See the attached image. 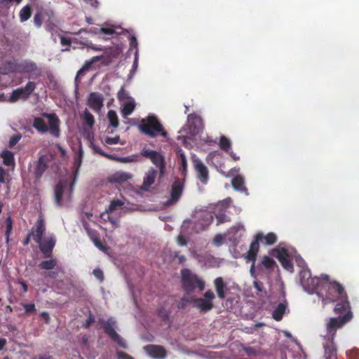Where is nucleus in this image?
<instances>
[{
  "label": "nucleus",
  "mask_w": 359,
  "mask_h": 359,
  "mask_svg": "<svg viewBox=\"0 0 359 359\" xmlns=\"http://www.w3.org/2000/svg\"><path fill=\"white\" fill-rule=\"evenodd\" d=\"M324 283L323 289L325 290V294H323V301L326 303L337 302L334 311L336 314H342L346 310L350 309V303L348 300V295L344 290V287L337 281L330 280L327 275L323 276Z\"/></svg>",
  "instance_id": "1"
},
{
  "label": "nucleus",
  "mask_w": 359,
  "mask_h": 359,
  "mask_svg": "<svg viewBox=\"0 0 359 359\" xmlns=\"http://www.w3.org/2000/svg\"><path fill=\"white\" fill-rule=\"evenodd\" d=\"M33 127L41 133L50 132L55 137L60 135L59 120L53 114H42L34 119Z\"/></svg>",
  "instance_id": "2"
},
{
  "label": "nucleus",
  "mask_w": 359,
  "mask_h": 359,
  "mask_svg": "<svg viewBox=\"0 0 359 359\" xmlns=\"http://www.w3.org/2000/svg\"><path fill=\"white\" fill-rule=\"evenodd\" d=\"M181 283L183 290L187 294L193 293L196 289L201 292L205 287V281L189 269L181 270Z\"/></svg>",
  "instance_id": "3"
},
{
  "label": "nucleus",
  "mask_w": 359,
  "mask_h": 359,
  "mask_svg": "<svg viewBox=\"0 0 359 359\" xmlns=\"http://www.w3.org/2000/svg\"><path fill=\"white\" fill-rule=\"evenodd\" d=\"M139 129L142 133L151 137H156L158 135L163 137L167 135L163 125L155 116H149L146 118L142 119Z\"/></svg>",
  "instance_id": "4"
},
{
  "label": "nucleus",
  "mask_w": 359,
  "mask_h": 359,
  "mask_svg": "<svg viewBox=\"0 0 359 359\" xmlns=\"http://www.w3.org/2000/svg\"><path fill=\"white\" fill-rule=\"evenodd\" d=\"M73 183L71 177L61 180L55 188V199L59 205H63L67 203L72 196Z\"/></svg>",
  "instance_id": "5"
},
{
  "label": "nucleus",
  "mask_w": 359,
  "mask_h": 359,
  "mask_svg": "<svg viewBox=\"0 0 359 359\" xmlns=\"http://www.w3.org/2000/svg\"><path fill=\"white\" fill-rule=\"evenodd\" d=\"M98 323L103 329L104 332L120 347L123 348H127V343L125 339L121 337L116 331V322L113 318H109L107 320L99 319Z\"/></svg>",
  "instance_id": "6"
},
{
  "label": "nucleus",
  "mask_w": 359,
  "mask_h": 359,
  "mask_svg": "<svg viewBox=\"0 0 359 359\" xmlns=\"http://www.w3.org/2000/svg\"><path fill=\"white\" fill-rule=\"evenodd\" d=\"M343 316L331 318L327 324V332L329 334L328 338L333 341L337 329L341 328L345 323L352 318V313L350 309L344 311Z\"/></svg>",
  "instance_id": "7"
},
{
  "label": "nucleus",
  "mask_w": 359,
  "mask_h": 359,
  "mask_svg": "<svg viewBox=\"0 0 359 359\" xmlns=\"http://www.w3.org/2000/svg\"><path fill=\"white\" fill-rule=\"evenodd\" d=\"M141 154L151 160V163L158 168L159 177H163L165 173V156L158 151L146 149L142 150Z\"/></svg>",
  "instance_id": "8"
},
{
  "label": "nucleus",
  "mask_w": 359,
  "mask_h": 359,
  "mask_svg": "<svg viewBox=\"0 0 359 359\" xmlns=\"http://www.w3.org/2000/svg\"><path fill=\"white\" fill-rule=\"evenodd\" d=\"M215 299L214 292L208 290L203 294V297L193 299L194 306L201 313H207L214 308L213 300Z\"/></svg>",
  "instance_id": "9"
},
{
  "label": "nucleus",
  "mask_w": 359,
  "mask_h": 359,
  "mask_svg": "<svg viewBox=\"0 0 359 359\" xmlns=\"http://www.w3.org/2000/svg\"><path fill=\"white\" fill-rule=\"evenodd\" d=\"M36 88L35 83L28 82L25 87L18 88L11 93L9 97V102L14 103L20 100H26Z\"/></svg>",
  "instance_id": "10"
},
{
  "label": "nucleus",
  "mask_w": 359,
  "mask_h": 359,
  "mask_svg": "<svg viewBox=\"0 0 359 359\" xmlns=\"http://www.w3.org/2000/svg\"><path fill=\"white\" fill-rule=\"evenodd\" d=\"M121 53V50L117 47L107 48L104 53L100 56H94L91 57V65L98 61H101V64L104 66L109 65L114 59L117 58Z\"/></svg>",
  "instance_id": "11"
},
{
  "label": "nucleus",
  "mask_w": 359,
  "mask_h": 359,
  "mask_svg": "<svg viewBox=\"0 0 359 359\" xmlns=\"http://www.w3.org/2000/svg\"><path fill=\"white\" fill-rule=\"evenodd\" d=\"M124 203L119 199L111 201L108 209L101 214V218L105 222H110L114 228H117L119 226L118 220L111 216V214L113 212L121 209Z\"/></svg>",
  "instance_id": "12"
},
{
  "label": "nucleus",
  "mask_w": 359,
  "mask_h": 359,
  "mask_svg": "<svg viewBox=\"0 0 359 359\" xmlns=\"http://www.w3.org/2000/svg\"><path fill=\"white\" fill-rule=\"evenodd\" d=\"M184 188V182L180 178H176L171 184L170 198L165 202V205H171L176 203L180 198Z\"/></svg>",
  "instance_id": "13"
},
{
  "label": "nucleus",
  "mask_w": 359,
  "mask_h": 359,
  "mask_svg": "<svg viewBox=\"0 0 359 359\" xmlns=\"http://www.w3.org/2000/svg\"><path fill=\"white\" fill-rule=\"evenodd\" d=\"M323 276L324 275H322L320 278L311 276L309 280H306V282L302 285L304 290L309 293L316 292L318 296H323L322 291L323 283H324Z\"/></svg>",
  "instance_id": "14"
},
{
  "label": "nucleus",
  "mask_w": 359,
  "mask_h": 359,
  "mask_svg": "<svg viewBox=\"0 0 359 359\" xmlns=\"http://www.w3.org/2000/svg\"><path fill=\"white\" fill-rule=\"evenodd\" d=\"M62 45H70L74 48H77V44L88 45V33L86 31L80 32L79 34L73 37L61 36Z\"/></svg>",
  "instance_id": "15"
},
{
  "label": "nucleus",
  "mask_w": 359,
  "mask_h": 359,
  "mask_svg": "<svg viewBox=\"0 0 359 359\" xmlns=\"http://www.w3.org/2000/svg\"><path fill=\"white\" fill-rule=\"evenodd\" d=\"M271 254L276 257L284 269L287 271H292L293 264L289 258V253L287 249L284 248H274L272 250Z\"/></svg>",
  "instance_id": "16"
},
{
  "label": "nucleus",
  "mask_w": 359,
  "mask_h": 359,
  "mask_svg": "<svg viewBox=\"0 0 359 359\" xmlns=\"http://www.w3.org/2000/svg\"><path fill=\"white\" fill-rule=\"evenodd\" d=\"M193 163L199 180L203 184L207 183L209 178L208 168L202 163L201 161L196 158L195 156L193 157Z\"/></svg>",
  "instance_id": "17"
},
{
  "label": "nucleus",
  "mask_w": 359,
  "mask_h": 359,
  "mask_svg": "<svg viewBox=\"0 0 359 359\" xmlns=\"http://www.w3.org/2000/svg\"><path fill=\"white\" fill-rule=\"evenodd\" d=\"M189 130L194 134L199 133L203 129V121L201 117L195 114H191L187 117Z\"/></svg>",
  "instance_id": "18"
},
{
  "label": "nucleus",
  "mask_w": 359,
  "mask_h": 359,
  "mask_svg": "<svg viewBox=\"0 0 359 359\" xmlns=\"http://www.w3.org/2000/svg\"><path fill=\"white\" fill-rule=\"evenodd\" d=\"M262 236L260 234H256L254 241L250 245L249 250L248 251L245 258L247 261L255 262L257 256V253L259 250V242L261 241Z\"/></svg>",
  "instance_id": "19"
},
{
  "label": "nucleus",
  "mask_w": 359,
  "mask_h": 359,
  "mask_svg": "<svg viewBox=\"0 0 359 359\" xmlns=\"http://www.w3.org/2000/svg\"><path fill=\"white\" fill-rule=\"evenodd\" d=\"M144 350L150 356L155 358L162 359L166 355V351L161 346L147 345L144 346Z\"/></svg>",
  "instance_id": "20"
},
{
  "label": "nucleus",
  "mask_w": 359,
  "mask_h": 359,
  "mask_svg": "<svg viewBox=\"0 0 359 359\" xmlns=\"http://www.w3.org/2000/svg\"><path fill=\"white\" fill-rule=\"evenodd\" d=\"M158 172L153 168L149 169L144 177L143 183L141 189L144 191H148L149 188L154 183Z\"/></svg>",
  "instance_id": "21"
},
{
  "label": "nucleus",
  "mask_w": 359,
  "mask_h": 359,
  "mask_svg": "<svg viewBox=\"0 0 359 359\" xmlns=\"http://www.w3.org/2000/svg\"><path fill=\"white\" fill-rule=\"evenodd\" d=\"M39 247L41 250L46 255H48L55 244V239L53 236H48L44 238V240L40 241Z\"/></svg>",
  "instance_id": "22"
},
{
  "label": "nucleus",
  "mask_w": 359,
  "mask_h": 359,
  "mask_svg": "<svg viewBox=\"0 0 359 359\" xmlns=\"http://www.w3.org/2000/svg\"><path fill=\"white\" fill-rule=\"evenodd\" d=\"M45 231V225L42 219H39L32 229V236L37 243H40L41 236Z\"/></svg>",
  "instance_id": "23"
},
{
  "label": "nucleus",
  "mask_w": 359,
  "mask_h": 359,
  "mask_svg": "<svg viewBox=\"0 0 359 359\" xmlns=\"http://www.w3.org/2000/svg\"><path fill=\"white\" fill-rule=\"evenodd\" d=\"M214 285L217 297L221 299H224L226 297L225 290L226 286L223 278L222 277L215 278L214 280Z\"/></svg>",
  "instance_id": "24"
},
{
  "label": "nucleus",
  "mask_w": 359,
  "mask_h": 359,
  "mask_svg": "<svg viewBox=\"0 0 359 359\" xmlns=\"http://www.w3.org/2000/svg\"><path fill=\"white\" fill-rule=\"evenodd\" d=\"M132 177V175L128 172H116L112 175L111 181L117 184H122L128 180H130Z\"/></svg>",
  "instance_id": "25"
},
{
  "label": "nucleus",
  "mask_w": 359,
  "mask_h": 359,
  "mask_svg": "<svg viewBox=\"0 0 359 359\" xmlns=\"http://www.w3.org/2000/svg\"><path fill=\"white\" fill-rule=\"evenodd\" d=\"M0 156L3 159V163L6 166H12L13 168L15 165V160L13 154L8 150H4Z\"/></svg>",
  "instance_id": "26"
},
{
  "label": "nucleus",
  "mask_w": 359,
  "mask_h": 359,
  "mask_svg": "<svg viewBox=\"0 0 359 359\" xmlns=\"http://www.w3.org/2000/svg\"><path fill=\"white\" fill-rule=\"evenodd\" d=\"M103 107V97L102 95L91 93V109L99 111Z\"/></svg>",
  "instance_id": "27"
},
{
  "label": "nucleus",
  "mask_w": 359,
  "mask_h": 359,
  "mask_svg": "<svg viewBox=\"0 0 359 359\" xmlns=\"http://www.w3.org/2000/svg\"><path fill=\"white\" fill-rule=\"evenodd\" d=\"M244 178L241 175H236L231 181L233 189L240 191H247L248 189L244 186Z\"/></svg>",
  "instance_id": "28"
},
{
  "label": "nucleus",
  "mask_w": 359,
  "mask_h": 359,
  "mask_svg": "<svg viewBox=\"0 0 359 359\" xmlns=\"http://www.w3.org/2000/svg\"><path fill=\"white\" fill-rule=\"evenodd\" d=\"M91 147L93 149L95 152L100 154L102 156L108 158L109 159H116L118 161L121 162V163H127V162L131 161V160L130 159L129 157L116 158V156L114 155L105 154L104 151H102L101 149L93 146L92 143H91Z\"/></svg>",
  "instance_id": "29"
},
{
  "label": "nucleus",
  "mask_w": 359,
  "mask_h": 359,
  "mask_svg": "<svg viewBox=\"0 0 359 359\" xmlns=\"http://www.w3.org/2000/svg\"><path fill=\"white\" fill-rule=\"evenodd\" d=\"M286 310V304L280 303L272 313L273 318L276 321L282 320Z\"/></svg>",
  "instance_id": "30"
},
{
  "label": "nucleus",
  "mask_w": 359,
  "mask_h": 359,
  "mask_svg": "<svg viewBox=\"0 0 359 359\" xmlns=\"http://www.w3.org/2000/svg\"><path fill=\"white\" fill-rule=\"evenodd\" d=\"M324 349L326 359H337L336 350L332 342L324 345Z\"/></svg>",
  "instance_id": "31"
},
{
  "label": "nucleus",
  "mask_w": 359,
  "mask_h": 359,
  "mask_svg": "<svg viewBox=\"0 0 359 359\" xmlns=\"http://www.w3.org/2000/svg\"><path fill=\"white\" fill-rule=\"evenodd\" d=\"M115 33V29L113 26L110 27H91V34H107V35H112Z\"/></svg>",
  "instance_id": "32"
},
{
  "label": "nucleus",
  "mask_w": 359,
  "mask_h": 359,
  "mask_svg": "<svg viewBox=\"0 0 359 359\" xmlns=\"http://www.w3.org/2000/svg\"><path fill=\"white\" fill-rule=\"evenodd\" d=\"M262 236L260 242H264L267 245L274 244L277 241L276 235L273 233H269L264 236L262 233H257Z\"/></svg>",
  "instance_id": "33"
},
{
  "label": "nucleus",
  "mask_w": 359,
  "mask_h": 359,
  "mask_svg": "<svg viewBox=\"0 0 359 359\" xmlns=\"http://www.w3.org/2000/svg\"><path fill=\"white\" fill-rule=\"evenodd\" d=\"M135 108V103L134 100L129 101L123 104L121 113L123 116L126 118L130 115Z\"/></svg>",
  "instance_id": "34"
},
{
  "label": "nucleus",
  "mask_w": 359,
  "mask_h": 359,
  "mask_svg": "<svg viewBox=\"0 0 359 359\" xmlns=\"http://www.w3.org/2000/svg\"><path fill=\"white\" fill-rule=\"evenodd\" d=\"M219 147L222 150L226 153H229L231 148V142L226 137L222 135L219 138Z\"/></svg>",
  "instance_id": "35"
},
{
  "label": "nucleus",
  "mask_w": 359,
  "mask_h": 359,
  "mask_svg": "<svg viewBox=\"0 0 359 359\" xmlns=\"http://www.w3.org/2000/svg\"><path fill=\"white\" fill-rule=\"evenodd\" d=\"M200 217L203 219V222L201 223L202 230L207 228L213 221V216L208 212H201Z\"/></svg>",
  "instance_id": "36"
},
{
  "label": "nucleus",
  "mask_w": 359,
  "mask_h": 359,
  "mask_svg": "<svg viewBox=\"0 0 359 359\" xmlns=\"http://www.w3.org/2000/svg\"><path fill=\"white\" fill-rule=\"evenodd\" d=\"M275 265L276 262L272 258L269 257L267 255H264L262 257L261 264L257 266V268H259L261 266H263L264 268L267 269H273Z\"/></svg>",
  "instance_id": "37"
},
{
  "label": "nucleus",
  "mask_w": 359,
  "mask_h": 359,
  "mask_svg": "<svg viewBox=\"0 0 359 359\" xmlns=\"http://www.w3.org/2000/svg\"><path fill=\"white\" fill-rule=\"evenodd\" d=\"M91 239L94 245L101 251L107 253L109 248L97 237H96L91 231Z\"/></svg>",
  "instance_id": "38"
},
{
  "label": "nucleus",
  "mask_w": 359,
  "mask_h": 359,
  "mask_svg": "<svg viewBox=\"0 0 359 359\" xmlns=\"http://www.w3.org/2000/svg\"><path fill=\"white\" fill-rule=\"evenodd\" d=\"M107 117L110 123V126L113 128H117L119 122L117 114L115 111L109 110L107 114Z\"/></svg>",
  "instance_id": "39"
},
{
  "label": "nucleus",
  "mask_w": 359,
  "mask_h": 359,
  "mask_svg": "<svg viewBox=\"0 0 359 359\" xmlns=\"http://www.w3.org/2000/svg\"><path fill=\"white\" fill-rule=\"evenodd\" d=\"M46 168V164L43 157L40 158L36 168L37 177H40Z\"/></svg>",
  "instance_id": "40"
},
{
  "label": "nucleus",
  "mask_w": 359,
  "mask_h": 359,
  "mask_svg": "<svg viewBox=\"0 0 359 359\" xmlns=\"http://www.w3.org/2000/svg\"><path fill=\"white\" fill-rule=\"evenodd\" d=\"M31 15V9L28 6L23 7L20 12V18L22 22L27 20Z\"/></svg>",
  "instance_id": "41"
},
{
  "label": "nucleus",
  "mask_w": 359,
  "mask_h": 359,
  "mask_svg": "<svg viewBox=\"0 0 359 359\" xmlns=\"http://www.w3.org/2000/svg\"><path fill=\"white\" fill-rule=\"evenodd\" d=\"M311 277V271L307 269H303L299 273L300 283L302 285L306 280H309Z\"/></svg>",
  "instance_id": "42"
},
{
  "label": "nucleus",
  "mask_w": 359,
  "mask_h": 359,
  "mask_svg": "<svg viewBox=\"0 0 359 359\" xmlns=\"http://www.w3.org/2000/svg\"><path fill=\"white\" fill-rule=\"evenodd\" d=\"M217 219V225H219L221 224L229 222L230 217L226 215L225 213H218L215 215Z\"/></svg>",
  "instance_id": "43"
},
{
  "label": "nucleus",
  "mask_w": 359,
  "mask_h": 359,
  "mask_svg": "<svg viewBox=\"0 0 359 359\" xmlns=\"http://www.w3.org/2000/svg\"><path fill=\"white\" fill-rule=\"evenodd\" d=\"M178 155L180 158V163L182 168L183 172H186L187 170V161L186 158V156L184 151L182 149L178 151Z\"/></svg>",
  "instance_id": "44"
},
{
  "label": "nucleus",
  "mask_w": 359,
  "mask_h": 359,
  "mask_svg": "<svg viewBox=\"0 0 359 359\" xmlns=\"http://www.w3.org/2000/svg\"><path fill=\"white\" fill-rule=\"evenodd\" d=\"M117 98L119 101H124L130 98L128 91L124 88L123 86H122L119 90L117 94Z\"/></svg>",
  "instance_id": "45"
},
{
  "label": "nucleus",
  "mask_w": 359,
  "mask_h": 359,
  "mask_svg": "<svg viewBox=\"0 0 359 359\" xmlns=\"http://www.w3.org/2000/svg\"><path fill=\"white\" fill-rule=\"evenodd\" d=\"M55 262L53 259L42 262L40 264V266L43 269H52L55 267Z\"/></svg>",
  "instance_id": "46"
},
{
  "label": "nucleus",
  "mask_w": 359,
  "mask_h": 359,
  "mask_svg": "<svg viewBox=\"0 0 359 359\" xmlns=\"http://www.w3.org/2000/svg\"><path fill=\"white\" fill-rule=\"evenodd\" d=\"M193 297H183L178 305L180 309H185L188 303H193Z\"/></svg>",
  "instance_id": "47"
},
{
  "label": "nucleus",
  "mask_w": 359,
  "mask_h": 359,
  "mask_svg": "<svg viewBox=\"0 0 359 359\" xmlns=\"http://www.w3.org/2000/svg\"><path fill=\"white\" fill-rule=\"evenodd\" d=\"M88 64L86 62L85 65L81 68L77 73L76 76L75 78L76 83H78L79 78L83 75L88 72Z\"/></svg>",
  "instance_id": "48"
},
{
  "label": "nucleus",
  "mask_w": 359,
  "mask_h": 359,
  "mask_svg": "<svg viewBox=\"0 0 359 359\" xmlns=\"http://www.w3.org/2000/svg\"><path fill=\"white\" fill-rule=\"evenodd\" d=\"M120 141V137L118 135L115 136L114 137H107L104 138V142L106 144H114L118 143Z\"/></svg>",
  "instance_id": "49"
},
{
  "label": "nucleus",
  "mask_w": 359,
  "mask_h": 359,
  "mask_svg": "<svg viewBox=\"0 0 359 359\" xmlns=\"http://www.w3.org/2000/svg\"><path fill=\"white\" fill-rule=\"evenodd\" d=\"M8 178V172L0 166V182L6 183Z\"/></svg>",
  "instance_id": "50"
},
{
  "label": "nucleus",
  "mask_w": 359,
  "mask_h": 359,
  "mask_svg": "<svg viewBox=\"0 0 359 359\" xmlns=\"http://www.w3.org/2000/svg\"><path fill=\"white\" fill-rule=\"evenodd\" d=\"M93 274L95 276L98 280L102 283L104 280V273L102 270L100 269H95L93 271Z\"/></svg>",
  "instance_id": "51"
},
{
  "label": "nucleus",
  "mask_w": 359,
  "mask_h": 359,
  "mask_svg": "<svg viewBox=\"0 0 359 359\" xmlns=\"http://www.w3.org/2000/svg\"><path fill=\"white\" fill-rule=\"evenodd\" d=\"M158 315L163 320H167L169 318L168 311L163 307L158 309Z\"/></svg>",
  "instance_id": "52"
},
{
  "label": "nucleus",
  "mask_w": 359,
  "mask_h": 359,
  "mask_svg": "<svg viewBox=\"0 0 359 359\" xmlns=\"http://www.w3.org/2000/svg\"><path fill=\"white\" fill-rule=\"evenodd\" d=\"M12 230V222L11 220V218H7V225H6V242L8 243L9 241V236Z\"/></svg>",
  "instance_id": "53"
},
{
  "label": "nucleus",
  "mask_w": 359,
  "mask_h": 359,
  "mask_svg": "<svg viewBox=\"0 0 359 359\" xmlns=\"http://www.w3.org/2000/svg\"><path fill=\"white\" fill-rule=\"evenodd\" d=\"M349 359H359V351L358 349H352L347 353Z\"/></svg>",
  "instance_id": "54"
},
{
  "label": "nucleus",
  "mask_w": 359,
  "mask_h": 359,
  "mask_svg": "<svg viewBox=\"0 0 359 359\" xmlns=\"http://www.w3.org/2000/svg\"><path fill=\"white\" fill-rule=\"evenodd\" d=\"M116 355L118 359H134L131 355L121 351H118Z\"/></svg>",
  "instance_id": "55"
},
{
  "label": "nucleus",
  "mask_w": 359,
  "mask_h": 359,
  "mask_svg": "<svg viewBox=\"0 0 359 359\" xmlns=\"http://www.w3.org/2000/svg\"><path fill=\"white\" fill-rule=\"evenodd\" d=\"M23 307L27 313L35 311V306L34 304H23Z\"/></svg>",
  "instance_id": "56"
},
{
  "label": "nucleus",
  "mask_w": 359,
  "mask_h": 359,
  "mask_svg": "<svg viewBox=\"0 0 359 359\" xmlns=\"http://www.w3.org/2000/svg\"><path fill=\"white\" fill-rule=\"evenodd\" d=\"M177 243L181 246L186 245L187 244L186 238L182 235H179L177 237Z\"/></svg>",
  "instance_id": "57"
},
{
  "label": "nucleus",
  "mask_w": 359,
  "mask_h": 359,
  "mask_svg": "<svg viewBox=\"0 0 359 359\" xmlns=\"http://www.w3.org/2000/svg\"><path fill=\"white\" fill-rule=\"evenodd\" d=\"M254 286L259 292H262L264 289L263 283H262L260 281H255Z\"/></svg>",
  "instance_id": "58"
},
{
  "label": "nucleus",
  "mask_w": 359,
  "mask_h": 359,
  "mask_svg": "<svg viewBox=\"0 0 359 359\" xmlns=\"http://www.w3.org/2000/svg\"><path fill=\"white\" fill-rule=\"evenodd\" d=\"M245 353L250 356H256L257 353L255 349L252 347L246 348L245 349Z\"/></svg>",
  "instance_id": "59"
},
{
  "label": "nucleus",
  "mask_w": 359,
  "mask_h": 359,
  "mask_svg": "<svg viewBox=\"0 0 359 359\" xmlns=\"http://www.w3.org/2000/svg\"><path fill=\"white\" fill-rule=\"evenodd\" d=\"M20 139V136H15V137H13L12 138H11L10 141H9V144L10 146H14Z\"/></svg>",
  "instance_id": "60"
},
{
  "label": "nucleus",
  "mask_w": 359,
  "mask_h": 359,
  "mask_svg": "<svg viewBox=\"0 0 359 359\" xmlns=\"http://www.w3.org/2000/svg\"><path fill=\"white\" fill-rule=\"evenodd\" d=\"M41 316L46 323H49L50 318L48 313L46 311L42 312L41 313Z\"/></svg>",
  "instance_id": "61"
},
{
  "label": "nucleus",
  "mask_w": 359,
  "mask_h": 359,
  "mask_svg": "<svg viewBox=\"0 0 359 359\" xmlns=\"http://www.w3.org/2000/svg\"><path fill=\"white\" fill-rule=\"evenodd\" d=\"M222 241V236L221 235H217L214 238V243L217 245H220Z\"/></svg>",
  "instance_id": "62"
},
{
  "label": "nucleus",
  "mask_w": 359,
  "mask_h": 359,
  "mask_svg": "<svg viewBox=\"0 0 359 359\" xmlns=\"http://www.w3.org/2000/svg\"><path fill=\"white\" fill-rule=\"evenodd\" d=\"M175 256H176V257L178 258L180 264H183L185 262V261H186L185 256L180 255L179 253H177Z\"/></svg>",
  "instance_id": "63"
},
{
  "label": "nucleus",
  "mask_w": 359,
  "mask_h": 359,
  "mask_svg": "<svg viewBox=\"0 0 359 359\" xmlns=\"http://www.w3.org/2000/svg\"><path fill=\"white\" fill-rule=\"evenodd\" d=\"M0 102H9V97H7L4 93H1L0 94Z\"/></svg>",
  "instance_id": "64"
}]
</instances>
